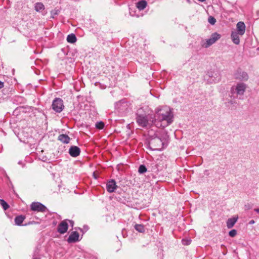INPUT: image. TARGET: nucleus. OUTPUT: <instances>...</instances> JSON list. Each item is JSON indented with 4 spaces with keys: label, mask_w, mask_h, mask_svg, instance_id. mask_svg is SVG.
Wrapping results in <instances>:
<instances>
[{
    "label": "nucleus",
    "mask_w": 259,
    "mask_h": 259,
    "mask_svg": "<svg viewBox=\"0 0 259 259\" xmlns=\"http://www.w3.org/2000/svg\"><path fill=\"white\" fill-rule=\"evenodd\" d=\"M66 220L67 221V222H68L70 224V225H71L72 226H73V222L72 221H71V220Z\"/></svg>",
    "instance_id": "cd10ccee"
},
{
    "label": "nucleus",
    "mask_w": 259,
    "mask_h": 259,
    "mask_svg": "<svg viewBox=\"0 0 259 259\" xmlns=\"http://www.w3.org/2000/svg\"><path fill=\"white\" fill-rule=\"evenodd\" d=\"M104 122L100 121L98 122L96 124V127L100 130L103 129L104 127Z\"/></svg>",
    "instance_id": "b1692460"
},
{
    "label": "nucleus",
    "mask_w": 259,
    "mask_h": 259,
    "mask_svg": "<svg viewBox=\"0 0 259 259\" xmlns=\"http://www.w3.org/2000/svg\"><path fill=\"white\" fill-rule=\"evenodd\" d=\"M68 224L67 220L62 221L58 226L57 231L60 234H64L68 230Z\"/></svg>",
    "instance_id": "0eeeda50"
},
{
    "label": "nucleus",
    "mask_w": 259,
    "mask_h": 259,
    "mask_svg": "<svg viewBox=\"0 0 259 259\" xmlns=\"http://www.w3.org/2000/svg\"><path fill=\"white\" fill-rule=\"evenodd\" d=\"M247 88V85L243 82H238L231 88V92L232 94L236 95L237 97L244 96Z\"/></svg>",
    "instance_id": "7ed1b4c3"
},
{
    "label": "nucleus",
    "mask_w": 259,
    "mask_h": 259,
    "mask_svg": "<svg viewBox=\"0 0 259 259\" xmlns=\"http://www.w3.org/2000/svg\"><path fill=\"white\" fill-rule=\"evenodd\" d=\"M208 22L212 25H214L215 24V23L216 22L215 19L212 16H210L208 18Z\"/></svg>",
    "instance_id": "393cba45"
},
{
    "label": "nucleus",
    "mask_w": 259,
    "mask_h": 259,
    "mask_svg": "<svg viewBox=\"0 0 259 259\" xmlns=\"http://www.w3.org/2000/svg\"><path fill=\"white\" fill-rule=\"evenodd\" d=\"M58 140L62 142L68 144L70 141V138L65 134H62L58 137Z\"/></svg>",
    "instance_id": "dca6fc26"
},
{
    "label": "nucleus",
    "mask_w": 259,
    "mask_h": 259,
    "mask_svg": "<svg viewBox=\"0 0 259 259\" xmlns=\"http://www.w3.org/2000/svg\"><path fill=\"white\" fill-rule=\"evenodd\" d=\"M221 35L217 32L213 33L211 34L210 38L207 39L206 43L204 44V47L207 48L213 44L217 40L220 39Z\"/></svg>",
    "instance_id": "39448f33"
},
{
    "label": "nucleus",
    "mask_w": 259,
    "mask_h": 259,
    "mask_svg": "<svg viewBox=\"0 0 259 259\" xmlns=\"http://www.w3.org/2000/svg\"><path fill=\"white\" fill-rule=\"evenodd\" d=\"M80 153V149L75 146H71L69 150V154L74 157H77Z\"/></svg>",
    "instance_id": "f8f14e48"
},
{
    "label": "nucleus",
    "mask_w": 259,
    "mask_h": 259,
    "mask_svg": "<svg viewBox=\"0 0 259 259\" xmlns=\"http://www.w3.org/2000/svg\"><path fill=\"white\" fill-rule=\"evenodd\" d=\"M238 217H233L232 218L229 219L227 221V226L229 229L232 228L235 224L237 222Z\"/></svg>",
    "instance_id": "2eb2a0df"
},
{
    "label": "nucleus",
    "mask_w": 259,
    "mask_h": 259,
    "mask_svg": "<svg viewBox=\"0 0 259 259\" xmlns=\"http://www.w3.org/2000/svg\"><path fill=\"white\" fill-rule=\"evenodd\" d=\"M79 234L78 232L74 231L71 233L70 235L67 239V241L69 243L75 242L78 240Z\"/></svg>",
    "instance_id": "ddd939ff"
},
{
    "label": "nucleus",
    "mask_w": 259,
    "mask_h": 259,
    "mask_svg": "<svg viewBox=\"0 0 259 259\" xmlns=\"http://www.w3.org/2000/svg\"><path fill=\"white\" fill-rule=\"evenodd\" d=\"M34 8L37 12H39L44 10L45 6L41 3H37L35 4Z\"/></svg>",
    "instance_id": "aec40b11"
},
{
    "label": "nucleus",
    "mask_w": 259,
    "mask_h": 259,
    "mask_svg": "<svg viewBox=\"0 0 259 259\" xmlns=\"http://www.w3.org/2000/svg\"><path fill=\"white\" fill-rule=\"evenodd\" d=\"M30 206L31 210L35 211L45 212L47 210V207L39 202H32Z\"/></svg>",
    "instance_id": "423d86ee"
},
{
    "label": "nucleus",
    "mask_w": 259,
    "mask_h": 259,
    "mask_svg": "<svg viewBox=\"0 0 259 259\" xmlns=\"http://www.w3.org/2000/svg\"><path fill=\"white\" fill-rule=\"evenodd\" d=\"M135 229L140 233H143L145 231L144 226L141 224H136L135 225Z\"/></svg>",
    "instance_id": "412c9836"
},
{
    "label": "nucleus",
    "mask_w": 259,
    "mask_h": 259,
    "mask_svg": "<svg viewBox=\"0 0 259 259\" xmlns=\"http://www.w3.org/2000/svg\"><path fill=\"white\" fill-rule=\"evenodd\" d=\"M52 107L55 111L58 113H60L64 108L62 100L60 98H55L53 101Z\"/></svg>",
    "instance_id": "20e7f679"
},
{
    "label": "nucleus",
    "mask_w": 259,
    "mask_h": 259,
    "mask_svg": "<svg viewBox=\"0 0 259 259\" xmlns=\"http://www.w3.org/2000/svg\"><path fill=\"white\" fill-rule=\"evenodd\" d=\"M138 171L140 174H143L147 171V168L144 165H141L139 167Z\"/></svg>",
    "instance_id": "5701e85b"
},
{
    "label": "nucleus",
    "mask_w": 259,
    "mask_h": 259,
    "mask_svg": "<svg viewBox=\"0 0 259 259\" xmlns=\"http://www.w3.org/2000/svg\"><path fill=\"white\" fill-rule=\"evenodd\" d=\"M235 77L236 79L246 81L248 78L247 73L244 71L241 70H237L235 74Z\"/></svg>",
    "instance_id": "1a4fd4ad"
},
{
    "label": "nucleus",
    "mask_w": 259,
    "mask_h": 259,
    "mask_svg": "<svg viewBox=\"0 0 259 259\" xmlns=\"http://www.w3.org/2000/svg\"><path fill=\"white\" fill-rule=\"evenodd\" d=\"M154 124L158 127H165L170 125L174 120L172 109L163 106L156 108L154 115Z\"/></svg>",
    "instance_id": "f257e3e1"
},
{
    "label": "nucleus",
    "mask_w": 259,
    "mask_h": 259,
    "mask_svg": "<svg viewBox=\"0 0 259 259\" xmlns=\"http://www.w3.org/2000/svg\"><path fill=\"white\" fill-rule=\"evenodd\" d=\"M239 34L235 31H233L231 33V37L232 41L236 45L240 43Z\"/></svg>",
    "instance_id": "4468645a"
},
{
    "label": "nucleus",
    "mask_w": 259,
    "mask_h": 259,
    "mask_svg": "<svg viewBox=\"0 0 259 259\" xmlns=\"http://www.w3.org/2000/svg\"><path fill=\"white\" fill-rule=\"evenodd\" d=\"M245 25L244 22L240 21L236 25V32L239 34L240 36H242L245 32Z\"/></svg>",
    "instance_id": "9d476101"
},
{
    "label": "nucleus",
    "mask_w": 259,
    "mask_h": 259,
    "mask_svg": "<svg viewBox=\"0 0 259 259\" xmlns=\"http://www.w3.org/2000/svg\"><path fill=\"white\" fill-rule=\"evenodd\" d=\"M236 234H237V231L235 229L232 230L229 232V235L231 237H233L235 236L236 235Z\"/></svg>",
    "instance_id": "bb28decb"
},
{
    "label": "nucleus",
    "mask_w": 259,
    "mask_h": 259,
    "mask_svg": "<svg viewBox=\"0 0 259 259\" xmlns=\"http://www.w3.org/2000/svg\"><path fill=\"white\" fill-rule=\"evenodd\" d=\"M161 137H155L149 142L150 148L153 150H161L168 143V136L165 131H162Z\"/></svg>",
    "instance_id": "f03ea898"
},
{
    "label": "nucleus",
    "mask_w": 259,
    "mask_h": 259,
    "mask_svg": "<svg viewBox=\"0 0 259 259\" xmlns=\"http://www.w3.org/2000/svg\"><path fill=\"white\" fill-rule=\"evenodd\" d=\"M106 188L109 192H113L117 188L115 181L113 180L109 181L106 185Z\"/></svg>",
    "instance_id": "9b49d317"
},
{
    "label": "nucleus",
    "mask_w": 259,
    "mask_h": 259,
    "mask_svg": "<svg viewBox=\"0 0 259 259\" xmlns=\"http://www.w3.org/2000/svg\"><path fill=\"white\" fill-rule=\"evenodd\" d=\"M4 87V83L0 81V89Z\"/></svg>",
    "instance_id": "c85d7f7f"
},
{
    "label": "nucleus",
    "mask_w": 259,
    "mask_h": 259,
    "mask_svg": "<svg viewBox=\"0 0 259 259\" xmlns=\"http://www.w3.org/2000/svg\"><path fill=\"white\" fill-rule=\"evenodd\" d=\"M0 204L3 207L4 210H7L9 207V205L3 199H0Z\"/></svg>",
    "instance_id": "4be33fe9"
},
{
    "label": "nucleus",
    "mask_w": 259,
    "mask_h": 259,
    "mask_svg": "<svg viewBox=\"0 0 259 259\" xmlns=\"http://www.w3.org/2000/svg\"><path fill=\"white\" fill-rule=\"evenodd\" d=\"M25 219V217L22 215L16 217L15 219V224L18 226L21 225Z\"/></svg>",
    "instance_id": "f3484780"
},
{
    "label": "nucleus",
    "mask_w": 259,
    "mask_h": 259,
    "mask_svg": "<svg viewBox=\"0 0 259 259\" xmlns=\"http://www.w3.org/2000/svg\"><path fill=\"white\" fill-rule=\"evenodd\" d=\"M254 223V221L253 220H251L250 222H249V224H253Z\"/></svg>",
    "instance_id": "7c9ffc66"
},
{
    "label": "nucleus",
    "mask_w": 259,
    "mask_h": 259,
    "mask_svg": "<svg viewBox=\"0 0 259 259\" xmlns=\"http://www.w3.org/2000/svg\"><path fill=\"white\" fill-rule=\"evenodd\" d=\"M147 6V2L145 1H141L137 3V8L139 10H144Z\"/></svg>",
    "instance_id": "a211bd4d"
},
{
    "label": "nucleus",
    "mask_w": 259,
    "mask_h": 259,
    "mask_svg": "<svg viewBox=\"0 0 259 259\" xmlns=\"http://www.w3.org/2000/svg\"><path fill=\"white\" fill-rule=\"evenodd\" d=\"M137 122L142 127H145L148 124V119L145 115H138L136 118Z\"/></svg>",
    "instance_id": "6e6552de"
},
{
    "label": "nucleus",
    "mask_w": 259,
    "mask_h": 259,
    "mask_svg": "<svg viewBox=\"0 0 259 259\" xmlns=\"http://www.w3.org/2000/svg\"><path fill=\"white\" fill-rule=\"evenodd\" d=\"M182 243L184 245H188L191 243V240L188 239H183L182 240Z\"/></svg>",
    "instance_id": "a878e982"
},
{
    "label": "nucleus",
    "mask_w": 259,
    "mask_h": 259,
    "mask_svg": "<svg viewBox=\"0 0 259 259\" xmlns=\"http://www.w3.org/2000/svg\"><path fill=\"white\" fill-rule=\"evenodd\" d=\"M254 210L256 212L259 213V208H255Z\"/></svg>",
    "instance_id": "c756f323"
},
{
    "label": "nucleus",
    "mask_w": 259,
    "mask_h": 259,
    "mask_svg": "<svg viewBox=\"0 0 259 259\" xmlns=\"http://www.w3.org/2000/svg\"><path fill=\"white\" fill-rule=\"evenodd\" d=\"M94 178H95V179H97V177L96 176V175H95V173L94 174Z\"/></svg>",
    "instance_id": "473e14b6"
},
{
    "label": "nucleus",
    "mask_w": 259,
    "mask_h": 259,
    "mask_svg": "<svg viewBox=\"0 0 259 259\" xmlns=\"http://www.w3.org/2000/svg\"><path fill=\"white\" fill-rule=\"evenodd\" d=\"M67 40L70 43H74L76 41V37L74 34H70L67 36Z\"/></svg>",
    "instance_id": "6ab92c4d"
},
{
    "label": "nucleus",
    "mask_w": 259,
    "mask_h": 259,
    "mask_svg": "<svg viewBox=\"0 0 259 259\" xmlns=\"http://www.w3.org/2000/svg\"><path fill=\"white\" fill-rule=\"evenodd\" d=\"M198 1L199 2H203L205 1L206 0H198Z\"/></svg>",
    "instance_id": "2f4dec72"
},
{
    "label": "nucleus",
    "mask_w": 259,
    "mask_h": 259,
    "mask_svg": "<svg viewBox=\"0 0 259 259\" xmlns=\"http://www.w3.org/2000/svg\"><path fill=\"white\" fill-rule=\"evenodd\" d=\"M33 259H37V258H34Z\"/></svg>",
    "instance_id": "72a5a7b5"
}]
</instances>
